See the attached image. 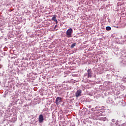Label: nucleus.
<instances>
[{
    "instance_id": "f257e3e1",
    "label": "nucleus",
    "mask_w": 126,
    "mask_h": 126,
    "mask_svg": "<svg viewBox=\"0 0 126 126\" xmlns=\"http://www.w3.org/2000/svg\"><path fill=\"white\" fill-rule=\"evenodd\" d=\"M71 34H72V29L70 28L66 31V32L67 38H71Z\"/></svg>"
},
{
    "instance_id": "f03ea898",
    "label": "nucleus",
    "mask_w": 126,
    "mask_h": 126,
    "mask_svg": "<svg viewBox=\"0 0 126 126\" xmlns=\"http://www.w3.org/2000/svg\"><path fill=\"white\" fill-rule=\"evenodd\" d=\"M87 75H88V78H91L92 77V70L91 69H88Z\"/></svg>"
},
{
    "instance_id": "7ed1b4c3",
    "label": "nucleus",
    "mask_w": 126,
    "mask_h": 126,
    "mask_svg": "<svg viewBox=\"0 0 126 126\" xmlns=\"http://www.w3.org/2000/svg\"><path fill=\"white\" fill-rule=\"evenodd\" d=\"M39 123H43L44 122V116L43 115L40 114L38 117Z\"/></svg>"
},
{
    "instance_id": "20e7f679",
    "label": "nucleus",
    "mask_w": 126,
    "mask_h": 126,
    "mask_svg": "<svg viewBox=\"0 0 126 126\" xmlns=\"http://www.w3.org/2000/svg\"><path fill=\"white\" fill-rule=\"evenodd\" d=\"M81 90H78L75 93L76 97H79V96H80L81 94Z\"/></svg>"
},
{
    "instance_id": "39448f33",
    "label": "nucleus",
    "mask_w": 126,
    "mask_h": 126,
    "mask_svg": "<svg viewBox=\"0 0 126 126\" xmlns=\"http://www.w3.org/2000/svg\"><path fill=\"white\" fill-rule=\"evenodd\" d=\"M60 102H62V98L57 97L56 99V104H59Z\"/></svg>"
},
{
    "instance_id": "423d86ee",
    "label": "nucleus",
    "mask_w": 126,
    "mask_h": 126,
    "mask_svg": "<svg viewBox=\"0 0 126 126\" xmlns=\"http://www.w3.org/2000/svg\"><path fill=\"white\" fill-rule=\"evenodd\" d=\"M52 20L56 22V24H58V20L57 19V16L56 15H54L52 17Z\"/></svg>"
},
{
    "instance_id": "0eeeda50",
    "label": "nucleus",
    "mask_w": 126,
    "mask_h": 126,
    "mask_svg": "<svg viewBox=\"0 0 126 126\" xmlns=\"http://www.w3.org/2000/svg\"><path fill=\"white\" fill-rule=\"evenodd\" d=\"M111 29H112V28H111V27H106V30L107 31H110V30H111Z\"/></svg>"
},
{
    "instance_id": "6e6552de",
    "label": "nucleus",
    "mask_w": 126,
    "mask_h": 126,
    "mask_svg": "<svg viewBox=\"0 0 126 126\" xmlns=\"http://www.w3.org/2000/svg\"><path fill=\"white\" fill-rule=\"evenodd\" d=\"M96 115L98 117H100V116H102V114H100L99 112H97L96 113Z\"/></svg>"
},
{
    "instance_id": "1a4fd4ad",
    "label": "nucleus",
    "mask_w": 126,
    "mask_h": 126,
    "mask_svg": "<svg viewBox=\"0 0 126 126\" xmlns=\"http://www.w3.org/2000/svg\"><path fill=\"white\" fill-rule=\"evenodd\" d=\"M75 45H76V43H73L71 45V48H74L75 47Z\"/></svg>"
},
{
    "instance_id": "9d476101",
    "label": "nucleus",
    "mask_w": 126,
    "mask_h": 126,
    "mask_svg": "<svg viewBox=\"0 0 126 126\" xmlns=\"http://www.w3.org/2000/svg\"><path fill=\"white\" fill-rule=\"evenodd\" d=\"M112 122H113V123H115V120L114 119H112Z\"/></svg>"
},
{
    "instance_id": "9b49d317",
    "label": "nucleus",
    "mask_w": 126,
    "mask_h": 126,
    "mask_svg": "<svg viewBox=\"0 0 126 126\" xmlns=\"http://www.w3.org/2000/svg\"><path fill=\"white\" fill-rule=\"evenodd\" d=\"M88 82H91V80H88Z\"/></svg>"
}]
</instances>
